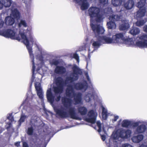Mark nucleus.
I'll return each instance as SVG.
<instances>
[{
    "label": "nucleus",
    "instance_id": "10",
    "mask_svg": "<svg viewBox=\"0 0 147 147\" xmlns=\"http://www.w3.org/2000/svg\"><path fill=\"white\" fill-rule=\"evenodd\" d=\"M123 34L122 33H119L114 35L111 38L110 37H107L104 38L106 43H123L125 38Z\"/></svg>",
    "mask_w": 147,
    "mask_h": 147
},
{
    "label": "nucleus",
    "instance_id": "16",
    "mask_svg": "<svg viewBox=\"0 0 147 147\" xmlns=\"http://www.w3.org/2000/svg\"><path fill=\"white\" fill-rule=\"evenodd\" d=\"M47 96L48 100L53 106V103L55 100V96L51 93L50 88L48 89L47 92Z\"/></svg>",
    "mask_w": 147,
    "mask_h": 147
},
{
    "label": "nucleus",
    "instance_id": "51",
    "mask_svg": "<svg viewBox=\"0 0 147 147\" xmlns=\"http://www.w3.org/2000/svg\"><path fill=\"white\" fill-rule=\"evenodd\" d=\"M53 64H54V65H56L57 64V62H54L53 63Z\"/></svg>",
    "mask_w": 147,
    "mask_h": 147
},
{
    "label": "nucleus",
    "instance_id": "50",
    "mask_svg": "<svg viewBox=\"0 0 147 147\" xmlns=\"http://www.w3.org/2000/svg\"><path fill=\"white\" fill-rule=\"evenodd\" d=\"M28 96H27L26 99V100L25 101V102H24V103H25L26 102L27 100H28Z\"/></svg>",
    "mask_w": 147,
    "mask_h": 147
},
{
    "label": "nucleus",
    "instance_id": "18",
    "mask_svg": "<svg viewBox=\"0 0 147 147\" xmlns=\"http://www.w3.org/2000/svg\"><path fill=\"white\" fill-rule=\"evenodd\" d=\"M101 107L102 110V118L104 120H106L107 119L108 116L111 115L112 114L111 113L107 112V110L105 107L102 106Z\"/></svg>",
    "mask_w": 147,
    "mask_h": 147
},
{
    "label": "nucleus",
    "instance_id": "35",
    "mask_svg": "<svg viewBox=\"0 0 147 147\" xmlns=\"http://www.w3.org/2000/svg\"><path fill=\"white\" fill-rule=\"evenodd\" d=\"M73 57L76 59L78 62H79V57L77 54H74L73 55Z\"/></svg>",
    "mask_w": 147,
    "mask_h": 147
},
{
    "label": "nucleus",
    "instance_id": "24",
    "mask_svg": "<svg viewBox=\"0 0 147 147\" xmlns=\"http://www.w3.org/2000/svg\"><path fill=\"white\" fill-rule=\"evenodd\" d=\"M2 3L5 7H9L11 4V0H1Z\"/></svg>",
    "mask_w": 147,
    "mask_h": 147
},
{
    "label": "nucleus",
    "instance_id": "45",
    "mask_svg": "<svg viewBox=\"0 0 147 147\" xmlns=\"http://www.w3.org/2000/svg\"><path fill=\"white\" fill-rule=\"evenodd\" d=\"M60 96L59 95L57 96V98H55V100L57 101H59L60 99Z\"/></svg>",
    "mask_w": 147,
    "mask_h": 147
},
{
    "label": "nucleus",
    "instance_id": "15",
    "mask_svg": "<svg viewBox=\"0 0 147 147\" xmlns=\"http://www.w3.org/2000/svg\"><path fill=\"white\" fill-rule=\"evenodd\" d=\"M146 129L145 125L142 124L139 125H138L136 127L134 133L136 134L143 133L146 131Z\"/></svg>",
    "mask_w": 147,
    "mask_h": 147
},
{
    "label": "nucleus",
    "instance_id": "23",
    "mask_svg": "<svg viewBox=\"0 0 147 147\" xmlns=\"http://www.w3.org/2000/svg\"><path fill=\"white\" fill-rule=\"evenodd\" d=\"M146 0H140L136 4V6L140 9H143L144 8L146 9L144 7L146 3Z\"/></svg>",
    "mask_w": 147,
    "mask_h": 147
},
{
    "label": "nucleus",
    "instance_id": "1",
    "mask_svg": "<svg viewBox=\"0 0 147 147\" xmlns=\"http://www.w3.org/2000/svg\"><path fill=\"white\" fill-rule=\"evenodd\" d=\"M19 28V34L21 36L22 41L26 45L28 51L30 58L32 60V75L31 80L32 82H40L42 77V74L40 71L38 73L36 72L38 71H42L40 69L43 67V58L42 55V49L36 38L30 36L29 38V41L31 42L33 45L36 47L37 51L35 54V58H34V56L32 54V46L30 45L29 41L27 39L26 34L28 33L30 34L32 28L30 26H28L27 23L24 20H21L18 24Z\"/></svg>",
    "mask_w": 147,
    "mask_h": 147
},
{
    "label": "nucleus",
    "instance_id": "37",
    "mask_svg": "<svg viewBox=\"0 0 147 147\" xmlns=\"http://www.w3.org/2000/svg\"><path fill=\"white\" fill-rule=\"evenodd\" d=\"M82 85H80L79 84H76L75 87L77 89H80L82 88Z\"/></svg>",
    "mask_w": 147,
    "mask_h": 147
},
{
    "label": "nucleus",
    "instance_id": "43",
    "mask_svg": "<svg viewBox=\"0 0 147 147\" xmlns=\"http://www.w3.org/2000/svg\"><path fill=\"white\" fill-rule=\"evenodd\" d=\"M23 147H29L28 144L26 142H23Z\"/></svg>",
    "mask_w": 147,
    "mask_h": 147
},
{
    "label": "nucleus",
    "instance_id": "49",
    "mask_svg": "<svg viewBox=\"0 0 147 147\" xmlns=\"http://www.w3.org/2000/svg\"><path fill=\"white\" fill-rule=\"evenodd\" d=\"M120 12H121V13L123 14V15L125 14V12L123 10L121 9L119 11Z\"/></svg>",
    "mask_w": 147,
    "mask_h": 147
},
{
    "label": "nucleus",
    "instance_id": "25",
    "mask_svg": "<svg viewBox=\"0 0 147 147\" xmlns=\"http://www.w3.org/2000/svg\"><path fill=\"white\" fill-rule=\"evenodd\" d=\"M122 0H112V4L115 7L120 6L122 4Z\"/></svg>",
    "mask_w": 147,
    "mask_h": 147
},
{
    "label": "nucleus",
    "instance_id": "20",
    "mask_svg": "<svg viewBox=\"0 0 147 147\" xmlns=\"http://www.w3.org/2000/svg\"><path fill=\"white\" fill-rule=\"evenodd\" d=\"M134 2L133 0H129L126 2L124 4L125 8L127 9H132L134 6Z\"/></svg>",
    "mask_w": 147,
    "mask_h": 147
},
{
    "label": "nucleus",
    "instance_id": "5",
    "mask_svg": "<svg viewBox=\"0 0 147 147\" xmlns=\"http://www.w3.org/2000/svg\"><path fill=\"white\" fill-rule=\"evenodd\" d=\"M132 131L129 129H125L122 128L119 129L113 133L110 140V143L113 141L114 145L111 147H117L120 143V141L122 139H127L130 137Z\"/></svg>",
    "mask_w": 147,
    "mask_h": 147
},
{
    "label": "nucleus",
    "instance_id": "33",
    "mask_svg": "<svg viewBox=\"0 0 147 147\" xmlns=\"http://www.w3.org/2000/svg\"><path fill=\"white\" fill-rule=\"evenodd\" d=\"M33 131V129L32 127H30L28 128L27 131V134L29 135H32Z\"/></svg>",
    "mask_w": 147,
    "mask_h": 147
},
{
    "label": "nucleus",
    "instance_id": "4",
    "mask_svg": "<svg viewBox=\"0 0 147 147\" xmlns=\"http://www.w3.org/2000/svg\"><path fill=\"white\" fill-rule=\"evenodd\" d=\"M89 11L91 17L90 26L93 31L95 33H103L105 31L104 28L98 24L102 22L105 17L104 15L100 14V9L96 7H92L89 9Z\"/></svg>",
    "mask_w": 147,
    "mask_h": 147
},
{
    "label": "nucleus",
    "instance_id": "47",
    "mask_svg": "<svg viewBox=\"0 0 147 147\" xmlns=\"http://www.w3.org/2000/svg\"><path fill=\"white\" fill-rule=\"evenodd\" d=\"M20 142H18L15 143V146L17 147H18L20 146Z\"/></svg>",
    "mask_w": 147,
    "mask_h": 147
},
{
    "label": "nucleus",
    "instance_id": "30",
    "mask_svg": "<svg viewBox=\"0 0 147 147\" xmlns=\"http://www.w3.org/2000/svg\"><path fill=\"white\" fill-rule=\"evenodd\" d=\"M78 5L80 6L81 10H83V1L82 0H74Z\"/></svg>",
    "mask_w": 147,
    "mask_h": 147
},
{
    "label": "nucleus",
    "instance_id": "17",
    "mask_svg": "<svg viewBox=\"0 0 147 147\" xmlns=\"http://www.w3.org/2000/svg\"><path fill=\"white\" fill-rule=\"evenodd\" d=\"M144 138V136L143 135L138 134L133 136L131 138V140L134 143H138L143 139Z\"/></svg>",
    "mask_w": 147,
    "mask_h": 147
},
{
    "label": "nucleus",
    "instance_id": "22",
    "mask_svg": "<svg viewBox=\"0 0 147 147\" xmlns=\"http://www.w3.org/2000/svg\"><path fill=\"white\" fill-rule=\"evenodd\" d=\"M140 32L139 29L136 27L133 26L129 31L130 33L133 35L138 34Z\"/></svg>",
    "mask_w": 147,
    "mask_h": 147
},
{
    "label": "nucleus",
    "instance_id": "7",
    "mask_svg": "<svg viewBox=\"0 0 147 147\" xmlns=\"http://www.w3.org/2000/svg\"><path fill=\"white\" fill-rule=\"evenodd\" d=\"M127 46L136 45L140 48L147 47V34H143L140 35L135 40L134 38H125L124 42Z\"/></svg>",
    "mask_w": 147,
    "mask_h": 147
},
{
    "label": "nucleus",
    "instance_id": "19",
    "mask_svg": "<svg viewBox=\"0 0 147 147\" xmlns=\"http://www.w3.org/2000/svg\"><path fill=\"white\" fill-rule=\"evenodd\" d=\"M146 12V9H140L136 13V16L137 19L144 16Z\"/></svg>",
    "mask_w": 147,
    "mask_h": 147
},
{
    "label": "nucleus",
    "instance_id": "53",
    "mask_svg": "<svg viewBox=\"0 0 147 147\" xmlns=\"http://www.w3.org/2000/svg\"><path fill=\"white\" fill-rule=\"evenodd\" d=\"M29 94H30V93H31V92H29Z\"/></svg>",
    "mask_w": 147,
    "mask_h": 147
},
{
    "label": "nucleus",
    "instance_id": "38",
    "mask_svg": "<svg viewBox=\"0 0 147 147\" xmlns=\"http://www.w3.org/2000/svg\"><path fill=\"white\" fill-rule=\"evenodd\" d=\"M113 11L112 9L111 8H109L108 9V10L107 12V13L108 14H112Z\"/></svg>",
    "mask_w": 147,
    "mask_h": 147
},
{
    "label": "nucleus",
    "instance_id": "12",
    "mask_svg": "<svg viewBox=\"0 0 147 147\" xmlns=\"http://www.w3.org/2000/svg\"><path fill=\"white\" fill-rule=\"evenodd\" d=\"M97 113L95 110H91L89 111L88 113L87 116L83 118L86 121L91 123L92 126L95 123L96 117L97 116Z\"/></svg>",
    "mask_w": 147,
    "mask_h": 147
},
{
    "label": "nucleus",
    "instance_id": "13",
    "mask_svg": "<svg viewBox=\"0 0 147 147\" xmlns=\"http://www.w3.org/2000/svg\"><path fill=\"white\" fill-rule=\"evenodd\" d=\"M64 85L61 78H58L56 80L55 83L54 84L53 90L55 94L61 93L63 89Z\"/></svg>",
    "mask_w": 147,
    "mask_h": 147
},
{
    "label": "nucleus",
    "instance_id": "21",
    "mask_svg": "<svg viewBox=\"0 0 147 147\" xmlns=\"http://www.w3.org/2000/svg\"><path fill=\"white\" fill-rule=\"evenodd\" d=\"M65 71V68L62 66H57L55 69V72L59 74H63Z\"/></svg>",
    "mask_w": 147,
    "mask_h": 147
},
{
    "label": "nucleus",
    "instance_id": "52",
    "mask_svg": "<svg viewBox=\"0 0 147 147\" xmlns=\"http://www.w3.org/2000/svg\"><path fill=\"white\" fill-rule=\"evenodd\" d=\"M106 10H107L106 9H105V12H106Z\"/></svg>",
    "mask_w": 147,
    "mask_h": 147
},
{
    "label": "nucleus",
    "instance_id": "9",
    "mask_svg": "<svg viewBox=\"0 0 147 147\" xmlns=\"http://www.w3.org/2000/svg\"><path fill=\"white\" fill-rule=\"evenodd\" d=\"M4 24V22L1 19H0V35L3 36L6 38H9L11 39L16 40L18 41H22L21 36L19 33L18 34L16 32V30L8 29L4 30L2 29Z\"/></svg>",
    "mask_w": 147,
    "mask_h": 147
},
{
    "label": "nucleus",
    "instance_id": "28",
    "mask_svg": "<svg viewBox=\"0 0 147 147\" xmlns=\"http://www.w3.org/2000/svg\"><path fill=\"white\" fill-rule=\"evenodd\" d=\"M88 0H83V10L88 9L89 5L87 2Z\"/></svg>",
    "mask_w": 147,
    "mask_h": 147
},
{
    "label": "nucleus",
    "instance_id": "6",
    "mask_svg": "<svg viewBox=\"0 0 147 147\" xmlns=\"http://www.w3.org/2000/svg\"><path fill=\"white\" fill-rule=\"evenodd\" d=\"M121 16H119L118 15L113 14L110 15L109 18L110 21L107 23L108 28L111 29H115L116 28V25L115 22L121 21V24L119 26L120 30H123L128 29L130 27L129 21L126 19H122Z\"/></svg>",
    "mask_w": 147,
    "mask_h": 147
},
{
    "label": "nucleus",
    "instance_id": "48",
    "mask_svg": "<svg viewBox=\"0 0 147 147\" xmlns=\"http://www.w3.org/2000/svg\"><path fill=\"white\" fill-rule=\"evenodd\" d=\"M3 5L1 1H0V10L3 7Z\"/></svg>",
    "mask_w": 147,
    "mask_h": 147
},
{
    "label": "nucleus",
    "instance_id": "31",
    "mask_svg": "<svg viewBox=\"0 0 147 147\" xmlns=\"http://www.w3.org/2000/svg\"><path fill=\"white\" fill-rule=\"evenodd\" d=\"M26 118V117L24 115H22L19 120L20 123L24 122Z\"/></svg>",
    "mask_w": 147,
    "mask_h": 147
},
{
    "label": "nucleus",
    "instance_id": "46",
    "mask_svg": "<svg viewBox=\"0 0 147 147\" xmlns=\"http://www.w3.org/2000/svg\"><path fill=\"white\" fill-rule=\"evenodd\" d=\"M144 31L147 32V25L143 27Z\"/></svg>",
    "mask_w": 147,
    "mask_h": 147
},
{
    "label": "nucleus",
    "instance_id": "8",
    "mask_svg": "<svg viewBox=\"0 0 147 147\" xmlns=\"http://www.w3.org/2000/svg\"><path fill=\"white\" fill-rule=\"evenodd\" d=\"M94 32L96 36L91 40V42L92 43V45L93 47H90L89 48L88 55V57L86 58V60L87 62L86 68H87V65L90 62V55L89 54L92 53L94 51L97 49L101 45L102 43H104V42L105 41H105L104 38L107 37H98V35L102 34L104 32L102 33H95L94 31ZM105 43H106V42Z\"/></svg>",
    "mask_w": 147,
    "mask_h": 147
},
{
    "label": "nucleus",
    "instance_id": "3",
    "mask_svg": "<svg viewBox=\"0 0 147 147\" xmlns=\"http://www.w3.org/2000/svg\"><path fill=\"white\" fill-rule=\"evenodd\" d=\"M84 74L86 80L83 79V99L92 105V103H95L94 99L98 96V92L93 87L88 72L85 71Z\"/></svg>",
    "mask_w": 147,
    "mask_h": 147
},
{
    "label": "nucleus",
    "instance_id": "26",
    "mask_svg": "<svg viewBox=\"0 0 147 147\" xmlns=\"http://www.w3.org/2000/svg\"><path fill=\"white\" fill-rule=\"evenodd\" d=\"M135 23L136 25L138 26H143L146 22V21L144 20H138Z\"/></svg>",
    "mask_w": 147,
    "mask_h": 147
},
{
    "label": "nucleus",
    "instance_id": "44",
    "mask_svg": "<svg viewBox=\"0 0 147 147\" xmlns=\"http://www.w3.org/2000/svg\"><path fill=\"white\" fill-rule=\"evenodd\" d=\"M101 137L102 140L104 141L106 139L105 136L104 135H101Z\"/></svg>",
    "mask_w": 147,
    "mask_h": 147
},
{
    "label": "nucleus",
    "instance_id": "11",
    "mask_svg": "<svg viewBox=\"0 0 147 147\" xmlns=\"http://www.w3.org/2000/svg\"><path fill=\"white\" fill-rule=\"evenodd\" d=\"M11 11L10 16L6 17L5 19V23L7 25L13 24L14 22V18L18 19L20 17L19 12L16 8H12Z\"/></svg>",
    "mask_w": 147,
    "mask_h": 147
},
{
    "label": "nucleus",
    "instance_id": "29",
    "mask_svg": "<svg viewBox=\"0 0 147 147\" xmlns=\"http://www.w3.org/2000/svg\"><path fill=\"white\" fill-rule=\"evenodd\" d=\"M27 111L28 113H30L32 111V109L29 106H24V109L22 112H24V111Z\"/></svg>",
    "mask_w": 147,
    "mask_h": 147
},
{
    "label": "nucleus",
    "instance_id": "14",
    "mask_svg": "<svg viewBox=\"0 0 147 147\" xmlns=\"http://www.w3.org/2000/svg\"><path fill=\"white\" fill-rule=\"evenodd\" d=\"M96 123L97 126L93 127L94 128L97 130L98 132H100L102 130L105 133L107 130H108V127L106 125L103 126L99 121H97Z\"/></svg>",
    "mask_w": 147,
    "mask_h": 147
},
{
    "label": "nucleus",
    "instance_id": "41",
    "mask_svg": "<svg viewBox=\"0 0 147 147\" xmlns=\"http://www.w3.org/2000/svg\"><path fill=\"white\" fill-rule=\"evenodd\" d=\"M78 111L81 115L83 114V108L82 107L79 108H78Z\"/></svg>",
    "mask_w": 147,
    "mask_h": 147
},
{
    "label": "nucleus",
    "instance_id": "36",
    "mask_svg": "<svg viewBox=\"0 0 147 147\" xmlns=\"http://www.w3.org/2000/svg\"><path fill=\"white\" fill-rule=\"evenodd\" d=\"M122 147H132V146L129 144H125L122 145Z\"/></svg>",
    "mask_w": 147,
    "mask_h": 147
},
{
    "label": "nucleus",
    "instance_id": "42",
    "mask_svg": "<svg viewBox=\"0 0 147 147\" xmlns=\"http://www.w3.org/2000/svg\"><path fill=\"white\" fill-rule=\"evenodd\" d=\"M139 147H147V144L146 143L142 144Z\"/></svg>",
    "mask_w": 147,
    "mask_h": 147
},
{
    "label": "nucleus",
    "instance_id": "32",
    "mask_svg": "<svg viewBox=\"0 0 147 147\" xmlns=\"http://www.w3.org/2000/svg\"><path fill=\"white\" fill-rule=\"evenodd\" d=\"M112 116L113 117V118L112 119V121L113 123L116 121L119 118L118 116L115 115H112Z\"/></svg>",
    "mask_w": 147,
    "mask_h": 147
},
{
    "label": "nucleus",
    "instance_id": "34",
    "mask_svg": "<svg viewBox=\"0 0 147 147\" xmlns=\"http://www.w3.org/2000/svg\"><path fill=\"white\" fill-rule=\"evenodd\" d=\"M7 118L9 119L11 122H13V121H14L13 118L12 117V115L11 114H9V116L7 117Z\"/></svg>",
    "mask_w": 147,
    "mask_h": 147
},
{
    "label": "nucleus",
    "instance_id": "40",
    "mask_svg": "<svg viewBox=\"0 0 147 147\" xmlns=\"http://www.w3.org/2000/svg\"><path fill=\"white\" fill-rule=\"evenodd\" d=\"M87 111V109L85 107H83V116L86 113Z\"/></svg>",
    "mask_w": 147,
    "mask_h": 147
},
{
    "label": "nucleus",
    "instance_id": "27",
    "mask_svg": "<svg viewBox=\"0 0 147 147\" xmlns=\"http://www.w3.org/2000/svg\"><path fill=\"white\" fill-rule=\"evenodd\" d=\"M99 3L100 5L103 6H107L108 3V0H100Z\"/></svg>",
    "mask_w": 147,
    "mask_h": 147
},
{
    "label": "nucleus",
    "instance_id": "39",
    "mask_svg": "<svg viewBox=\"0 0 147 147\" xmlns=\"http://www.w3.org/2000/svg\"><path fill=\"white\" fill-rule=\"evenodd\" d=\"M11 123L9 122L6 125V128L7 129L9 128L10 127H11Z\"/></svg>",
    "mask_w": 147,
    "mask_h": 147
},
{
    "label": "nucleus",
    "instance_id": "2",
    "mask_svg": "<svg viewBox=\"0 0 147 147\" xmlns=\"http://www.w3.org/2000/svg\"><path fill=\"white\" fill-rule=\"evenodd\" d=\"M73 73L70 77L67 78L65 84V86H67L66 90V94L68 98L63 97L62 101L64 106H61L59 108L53 107L55 111L57 114L59 116L62 117H65L67 116V113H69L71 117L74 119H76V117L74 113V108L71 106L72 100L69 98H72L74 96V101L76 104L80 103L81 99L80 96H74L73 89L74 87L71 86V84L73 81L76 80L78 79V74L80 73L79 69L75 65L73 67Z\"/></svg>",
    "mask_w": 147,
    "mask_h": 147
}]
</instances>
